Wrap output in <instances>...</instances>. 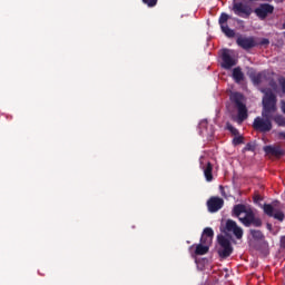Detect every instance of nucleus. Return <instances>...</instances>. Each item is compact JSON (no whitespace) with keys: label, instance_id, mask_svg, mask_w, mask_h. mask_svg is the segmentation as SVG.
<instances>
[{"label":"nucleus","instance_id":"1","mask_svg":"<svg viewBox=\"0 0 285 285\" xmlns=\"http://www.w3.org/2000/svg\"><path fill=\"white\" fill-rule=\"evenodd\" d=\"M277 112V96L267 91L263 97L262 117H256L253 122L254 130L271 132L273 130V115Z\"/></svg>","mask_w":285,"mask_h":285},{"label":"nucleus","instance_id":"2","mask_svg":"<svg viewBox=\"0 0 285 285\" xmlns=\"http://www.w3.org/2000/svg\"><path fill=\"white\" fill-rule=\"evenodd\" d=\"M233 217H237L240 224L246 228L255 226V228H262V218L255 216L253 208L247 207L244 204H237L233 207L232 210Z\"/></svg>","mask_w":285,"mask_h":285},{"label":"nucleus","instance_id":"3","mask_svg":"<svg viewBox=\"0 0 285 285\" xmlns=\"http://www.w3.org/2000/svg\"><path fill=\"white\" fill-rule=\"evenodd\" d=\"M229 101L237 110V116H233L232 119L238 124V126H242V124L248 119V108L246 107V104H244V95L239 92H232Z\"/></svg>","mask_w":285,"mask_h":285},{"label":"nucleus","instance_id":"4","mask_svg":"<svg viewBox=\"0 0 285 285\" xmlns=\"http://www.w3.org/2000/svg\"><path fill=\"white\" fill-rule=\"evenodd\" d=\"M218 245L220 246L218 248V255L222 257V259H226L227 257H230L233 255V244L230 243V239L226 238L224 235L217 236Z\"/></svg>","mask_w":285,"mask_h":285},{"label":"nucleus","instance_id":"5","mask_svg":"<svg viewBox=\"0 0 285 285\" xmlns=\"http://www.w3.org/2000/svg\"><path fill=\"white\" fill-rule=\"evenodd\" d=\"M277 204H279V202H277V200L273 202V205L264 204L263 213H265V215H267V217H273L274 219H277V222H284V219H285L284 212H282L279 209H275V207H274V206H277Z\"/></svg>","mask_w":285,"mask_h":285},{"label":"nucleus","instance_id":"6","mask_svg":"<svg viewBox=\"0 0 285 285\" xmlns=\"http://www.w3.org/2000/svg\"><path fill=\"white\" fill-rule=\"evenodd\" d=\"M233 11L237 14V17H243L245 19H248V17H250L253 13L250 6L245 2H235Z\"/></svg>","mask_w":285,"mask_h":285},{"label":"nucleus","instance_id":"7","mask_svg":"<svg viewBox=\"0 0 285 285\" xmlns=\"http://www.w3.org/2000/svg\"><path fill=\"white\" fill-rule=\"evenodd\" d=\"M220 59H222L220 66L225 70H230V68H233L234 66H237V60H235L233 55H230V50L228 49H224L222 51Z\"/></svg>","mask_w":285,"mask_h":285},{"label":"nucleus","instance_id":"8","mask_svg":"<svg viewBox=\"0 0 285 285\" xmlns=\"http://www.w3.org/2000/svg\"><path fill=\"white\" fill-rule=\"evenodd\" d=\"M225 230L227 233H233L236 239H242L244 237V229L237 225V222L233 219H227L225 224Z\"/></svg>","mask_w":285,"mask_h":285},{"label":"nucleus","instance_id":"9","mask_svg":"<svg viewBox=\"0 0 285 285\" xmlns=\"http://www.w3.org/2000/svg\"><path fill=\"white\" fill-rule=\"evenodd\" d=\"M254 12L258 19L264 21L268 14H273V12H275V7H273V4L262 3L254 10Z\"/></svg>","mask_w":285,"mask_h":285},{"label":"nucleus","instance_id":"10","mask_svg":"<svg viewBox=\"0 0 285 285\" xmlns=\"http://www.w3.org/2000/svg\"><path fill=\"white\" fill-rule=\"evenodd\" d=\"M207 208L209 213H218V210L224 208V198H220L219 196H212L207 200Z\"/></svg>","mask_w":285,"mask_h":285},{"label":"nucleus","instance_id":"11","mask_svg":"<svg viewBox=\"0 0 285 285\" xmlns=\"http://www.w3.org/2000/svg\"><path fill=\"white\" fill-rule=\"evenodd\" d=\"M228 19L229 16L227 13H222L219 19H218V23L220 26V30L222 32H224V35H226L227 37H235V31H233L229 27H228Z\"/></svg>","mask_w":285,"mask_h":285},{"label":"nucleus","instance_id":"12","mask_svg":"<svg viewBox=\"0 0 285 285\" xmlns=\"http://www.w3.org/2000/svg\"><path fill=\"white\" fill-rule=\"evenodd\" d=\"M264 153H266V155H272L273 157H276V159H281L285 155V150L282 149V146L279 145L277 146L267 145L264 147Z\"/></svg>","mask_w":285,"mask_h":285},{"label":"nucleus","instance_id":"13","mask_svg":"<svg viewBox=\"0 0 285 285\" xmlns=\"http://www.w3.org/2000/svg\"><path fill=\"white\" fill-rule=\"evenodd\" d=\"M236 43L243 50H250L252 48H256L257 43L253 38L238 37Z\"/></svg>","mask_w":285,"mask_h":285},{"label":"nucleus","instance_id":"14","mask_svg":"<svg viewBox=\"0 0 285 285\" xmlns=\"http://www.w3.org/2000/svg\"><path fill=\"white\" fill-rule=\"evenodd\" d=\"M213 237H215V232L213 230V228L210 227H206L203 230V236L200 238V243L202 244H210V242H213Z\"/></svg>","mask_w":285,"mask_h":285},{"label":"nucleus","instance_id":"15","mask_svg":"<svg viewBox=\"0 0 285 285\" xmlns=\"http://www.w3.org/2000/svg\"><path fill=\"white\" fill-rule=\"evenodd\" d=\"M200 168L204 171L206 181H213V164L207 163L206 166H204V163H200Z\"/></svg>","mask_w":285,"mask_h":285},{"label":"nucleus","instance_id":"16","mask_svg":"<svg viewBox=\"0 0 285 285\" xmlns=\"http://www.w3.org/2000/svg\"><path fill=\"white\" fill-rule=\"evenodd\" d=\"M233 79L236 83L244 81V71H242V68L236 67L233 69Z\"/></svg>","mask_w":285,"mask_h":285},{"label":"nucleus","instance_id":"17","mask_svg":"<svg viewBox=\"0 0 285 285\" xmlns=\"http://www.w3.org/2000/svg\"><path fill=\"white\" fill-rule=\"evenodd\" d=\"M249 235L255 239V242H264L265 239L264 233L259 229H250Z\"/></svg>","mask_w":285,"mask_h":285},{"label":"nucleus","instance_id":"18","mask_svg":"<svg viewBox=\"0 0 285 285\" xmlns=\"http://www.w3.org/2000/svg\"><path fill=\"white\" fill-rule=\"evenodd\" d=\"M208 250H209L208 245H204V243H200L196 246L195 255H206Z\"/></svg>","mask_w":285,"mask_h":285},{"label":"nucleus","instance_id":"19","mask_svg":"<svg viewBox=\"0 0 285 285\" xmlns=\"http://www.w3.org/2000/svg\"><path fill=\"white\" fill-rule=\"evenodd\" d=\"M272 121H275V124H277V126H282L283 128H285V117L284 116L273 114Z\"/></svg>","mask_w":285,"mask_h":285},{"label":"nucleus","instance_id":"20","mask_svg":"<svg viewBox=\"0 0 285 285\" xmlns=\"http://www.w3.org/2000/svg\"><path fill=\"white\" fill-rule=\"evenodd\" d=\"M226 130H228L229 132H230V135H233L234 137L235 136H239V129H237V128H235L234 126H233V124H230V122H226Z\"/></svg>","mask_w":285,"mask_h":285},{"label":"nucleus","instance_id":"21","mask_svg":"<svg viewBox=\"0 0 285 285\" xmlns=\"http://www.w3.org/2000/svg\"><path fill=\"white\" fill-rule=\"evenodd\" d=\"M234 146H239V144H244V137L238 134V136H235L233 139Z\"/></svg>","mask_w":285,"mask_h":285},{"label":"nucleus","instance_id":"22","mask_svg":"<svg viewBox=\"0 0 285 285\" xmlns=\"http://www.w3.org/2000/svg\"><path fill=\"white\" fill-rule=\"evenodd\" d=\"M243 150L244 153H255V145H253V142H247Z\"/></svg>","mask_w":285,"mask_h":285},{"label":"nucleus","instance_id":"23","mask_svg":"<svg viewBox=\"0 0 285 285\" xmlns=\"http://www.w3.org/2000/svg\"><path fill=\"white\" fill-rule=\"evenodd\" d=\"M157 1L159 0H142V3H145V6H148V8H155V6H157Z\"/></svg>","mask_w":285,"mask_h":285},{"label":"nucleus","instance_id":"24","mask_svg":"<svg viewBox=\"0 0 285 285\" xmlns=\"http://www.w3.org/2000/svg\"><path fill=\"white\" fill-rule=\"evenodd\" d=\"M253 81H254V83H257V85L262 83V73L255 75L253 77Z\"/></svg>","mask_w":285,"mask_h":285},{"label":"nucleus","instance_id":"25","mask_svg":"<svg viewBox=\"0 0 285 285\" xmlns=\"http://www.w3.org/2000/svg\"><path fill=\"white\" fill-rule=\"evenodd\" d=\"M279 246L281 250H285V236H281Z\"/></svg>","mask_w":285,"mask_h":285},{"label":"nucleus","instance_id":"26","mask_svg":"<svg viewBox=\"0 0 285 285\" xmlns=\"http://www.w3.org/2000/svg\"><path fill=\"white\" fill-rule=\"evenodd\" d=\"M199 128H208V120L200 121Z\"/></svg>","mask_w":285,"mask_h":285},{"label":"nucleus","instance_id":"27","mask_svg":"<svg viewBox=\"0 0 285 285\" xmlns=\"http://www.w3.org/2000/svg\"><path fill=\"white\" fill-rule=\"evenodd\" d=\"M268 43H271V41L267 38H264L261 42L259 46H268Z\"/></svg>","mask_w":285,"mask_h":285},{"label":"nucleus","instance_id":"28","mask_svg":"<svg viewBox=\"0 0 285 285\" xmlns=\"http://www.w3.org/2000/svg\"><path fill=\"white\" fill-rule=\"evenodd\" d=\"M278 139H284L285 140V131H279L278 132Z\"/></svg>","mask_w":285,"mask_h":285},{"label":"nucleus","instance_id":"29","mask_svg":"<svg viewBox=\"0 0 285 285\" xmlns=\"http://www.w3.org/2000/svg\"><path fill=\"white\" fill-rule=\"evenodd\" d=\"M254 202L255 203L262 202V196H259V195L254 196Z\"/></svg>","mask_w":285,"mask_h":285},{"label":"nucleus","instance_id":"30","mask_svg":"<svg viewBox=\"0 0 285 285\" xmlns=\"http://www.w3.org/2000/svg\"><path fill=\"white\" fill-rule=\"evenodd\" d=\"M219 188H220V194L223 195V197H226V191H224V186H219Z\"/></svg>","mask_w":285,"mask_h":285},{"label":"nucleus","instance_id":"31","mask_svg":"<svg viewBox=\"0 0 285 285\" xmlns=\"http://www.w3.org/2000/svg\"><path fill=\"white\" fill-rule=\"evenodd\" d=\"M266 228H267V230H269V232L273 230V224L267 223V224H266Z\"/></svg>","mask_w":285,"mask_h":285},{"label":"nucleus","instance_id":"32","mask_svg":"<svg viewBox=\"0 0 285 285\" xmlns=\"http://www.w3.org/2000/svg\"><path fill=\"white\" fill-rule=\"evenodd\" d=\"M276 3H284V0H274Z\"/></svg>","mask_w":285,"mask_h":285},{"label":"nucleus","instance_id":"33","mask_svg":"<svg viewBox=\"0 0 285 285\" xmlns=\"http://www.w3.org/2000/svg\"><path fill=\"white\" fill-rule=\"evenodd\" d=\"M284 28H285V23H284Z\"/></svg>","mask_w":285,"mask_h":285}]
</instances>
